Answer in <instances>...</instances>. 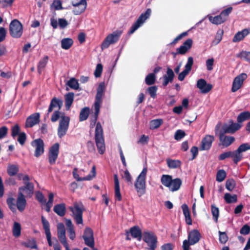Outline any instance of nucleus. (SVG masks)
Returning <instances> with one entry per match:
<instances>
[{"label": "nucleus", "instance_id": "obj_42", "mask_svg": "<svg viewBox=\"0 0 250 250\" xmlns=\"http://www.w3.org/2000/svg\"><path fill=\"white\" fill-rule=\"evenodd\" d=\"M13 235L15 237H19L21 234V224L17 222H15L13 224Z\"/></svg>", "mask_w": 250, "mask_h": 250}, {"label": "nucleus", "instance_id": "obj_12", "mask_svg": "<svg viewBox=\"0 0 250 250\" xmlns=\"http://www.w3.org/2000/svg\"><path fill=\"white\" fill-rule=\"evenodd\" d=\"M60 145L58 143L53 144L49 149L48 162L50 165H54L58 157Z\"/></svg>", "mask_w": 250, "mask_h": 250}, {"label": "nucleus", "instance_id": "obj_18", "mask_svg": "<svg viewBox=\"0 0 250 250\" xmlns=\"http://www.w3.org/2000/svg\"><path fill=\"white\" fill-rule=\"evenodd\" d=\"M192 43L193 41L191 39H188L181 46L177 48L176 52L175 53H173L174 57L177 54L181 55L185 54L188 50L191 48Z\"/></svg>", "mask_w": 250, "mask_h": 250}, {"label": "nucleus", "instance_id": "obj_26", "mask_svg": "<svg viewBox=\"0 0 250 250\" xmlns=\"http://www.w3.org/2000/svg\"><path fill=\"white\" fill-rule=\"evenodd\" d=\"M25 195L18 193V197L16 202V206L19 211L22 212L25 208L27 202Z\"/></svg>", "mask_w": 250, "mask_h": 250}, {"label": "nucleus", "instance_id": "obj_29", "mask_svg": "<svg viewBox=\"0 0 250 250\" xmlns=\"http://www.w3.org/2000/svg\"><path fill=\"white\" fill-rule=\"evenodd\" d=\"M114 188H115V197L120 201L122 200V195L120 193V183L117 174L114 175Z\"/></svg>", "mask_w": 250, "mask_h": 250}, {"label": "nucleus", "instance_id": "obj_40", "mask_svg": "<svg viewBox=\"0 0 250 250\" xmlns=\"http://www.w3.org/2000/svg\"><path fill=\"white\" fill-rule=\"evenodd\" d=\"M208 19L212 23L216 25L221 24L225 22L220 14L214 17L210 16Z\"/></svg>", "mask_w": 250, "mask_h": 250}, {"label": "nucleus", "instance_id": "obj_2", "mask_svg": "<svg viewBox=\"0 0 250 250\" xmlns=\"http://www.w3.org/2000/svg\"><path fill=\"white\" fill-rule=\"evenodd\" d=\"M250 149V144L244 143L239 146L237 149L234 151H229L224 152L218 156V159L222 161L226 158H231L233 162L237 165L238 162L243 158V152Z\"/></svg>", "mask_w": 250, "mask_h": 250}, {"label": "nucleus", "instance_id": "obj_54", "mask_svg": "<svg viewBox=\"0 0 250 250\" xmlns=\"http://www.w3.org/2000/svg\"><path fill=\"white\" fill-rule=\"evenodd\" d=\"M7 204L10 209L13 212L16 211V205L15 204V199L12 197L8 198L6 200Z\"/></svg>", "mask_w": 250, "mask_h": 250}, {"label": "nucleus", "instance_id": "obj_38", "mask_svg": "<svg viewBox=\"0 0 250 250\" xmlns=\"http://www.w3.org/2000/svg\"><path fill=\"white\" fill-rule=\"evenodd\" d=\"M90 109L88 107H85L82 108L80 111L79 115V121L82 122L86 120L89 115Z\"/></svg>", "mask_w": 250, "mask_h": 250}, {"label": "nucleus", "instance_id": "obj_56", "mask_svg": "<svg viewBox=\"0 0 250 250\" xmlns=\"http://www.w3.org/2000/svg\"><path fill=\"white\" fill-rule=\"evenodd\" d=\"M219 240L220 243L225 244L228 241L229 237L226 232L219 231Z\"/></svg>", "mask_w": 250, "mask_h": 250}, {"label": "nucleus", "instance_id": "obj_7", "mask_svg": "<svg viewBox=\"0 0 250 250\" xmlns=\"http://www.w3.org/2000/svg\"><path fill=\"white\" fill-rule=\"evenodd\" d=\"M9 34L13 38H20L23 34V25L17 19L12 20L9 24Z\"/></svg>", "mask_w": 250, "mask_h": 250}, {"label": "nucleus", "instance_id": "obj_32", "mask_svg": "<svg viewBox=\"0 0 250 250\" xmlns=\"http://www.w3.org/2000/svg\"><path fill=\"white\" fill-rule=\"evenodd\" d=\"M250 33V31L247 29H244L241 31L238 32L234 36L233 42H238L242 40L245 37Z\"/></svg>", "mask_w": 250, "mask_h": 250}, {"label": "nucleus", "instance_id": "obj_61", "mask_svg": "<svg viewBox=\"0 0 250 250\" xmlns=\"http://www.w3.org/2000/svg\"><path fill=\"white\" fill-rule=\"evenodd\" d=\"M96 174V167L95 166H93L92 167L90 174L88 175L86 177H83V179L86 180H90L95 177Z\"/></svg>", "mask_w": 250, "mask_h": 250}, {"label": "nucleus", "instance_id": "obj_30", "mask_svg": "<svg viewBox=\"0 0 250 250\" xmlns=\"http://www.w3.org/2000/svg\"><path fill=\"white\" fill-rule=\"evenodd\" d=\"M53 210L59 216L63 217L66 213L65 204L61 203L55 205Z\"/></svg>", "mask_w": 250, "mask_h": 250}, {"label": "nucleus", "instance_id": "obj_51", "mask_svg": "<svg viewBox=\"0 0 250 250\" xmlns=\"http://www.w3.org/2000/svg\"><path fill=\"white\" fill-rule=\"evenodd\" d=\"M235 186L236 182L232 178L229 179L226 182V188L229 191H232Z\"/></svg>", "mask_w": 250, "mask_h": 250}, {"label": "nucleus", "instance_id": "obj_44", "mask_svg": "<svg viewBox=\"0 0 250 250\" xmlns=\"http://www.w3.org/2000/svg\"><path fill=\"white\" fill-rule=\"evenodd\" d=\"M66 84L71 88L78 90L79 88V84L77 80L75 78H71L66 83Z\"/></svg>", "mask_w": 250, "mask_h": 250}, {"label": "nucleus", "instance_id": "obj_5", "mask_svg": "<svg viewBox=\"0 0 250 250\" xmlns=\"http://www.w3.org/2000/svg\"><path fill=\"white\" fill-rule=\"evenodd\" d=\"M30 179L28 175L24 176L22 178L24 185L20 187L18 189V193L25 195L26 198H31L34 192V185L30 182Z\"/></svg>", "mask_w": 250, "mask_h": 250}, {"label": "nucleus", "instance_id": "obj_39", "mask_svg": "<svg viewBox=\"0 0 250 250\" xmlns=\"http://www.w3.org/2000/svg\"><path fill=\"white\" fill-rule=\"evenodd\" d=\"M250 119V112L249 111H244L241 112L237 117V121L238 123H241Z\"/></svg>", "mask_w": 250, "mask_h": 250}, {"label": "nucleus", "instance_id": "obj_41", "mask_svg": "<svg viewBox=\"0 0 250 250\" xmlns=\"http://www.w3.org/2000/svg\"><path fill=\"white\" fill-rule=\"evenodd\" d=\"M224 199L228 204L234 203L237 201V196L236 194L232 195L229 193H226L224 195Z\"/></svg>", "mask_w": 250, "mask_h": 250}, {"label": "nucleus", "instance_id": "obj_9", "mask_svg": "<svg viewBox=\"0 0 250 250\" xmlns=\"http://www.w3.org/2000/svg\"><path fill=\"white\" fill-rule=\"evenodd\" d=\"M151 13V10L150 8L147 9L145 12L142 13L135 23L131 27L130 29L128 32V34L129 35L133 34L144 23L146 20L149 18Z\"/></svg>", "mask_w": 250, "mask_h": 250}, {"label": "nucleus", "instance_id": "obj_49", "mask_svg": "<svg viewBox=\"0 0 250 250\" xmlns=\"http://www.w3.org/2000/svg\"><path fill=\"white\" fill-rule=\"evenodd\" d=\"M237 57L240 59H244L250 63V52L242 51L237 54Z\"/></svg>", "mask_w": 250, "mask_h": 250}, {"label": "nucleus", "instance_id": "obj_4", "mask_svg": "<svg viewBox=\"0 0 250 250\" xmlns=\"http://www.w3.org/2000/svg\"><path fill=\"white\" fill-rule=\"evenodd\" d=\"M147 171L146 167L143 168L142 172L137 177L134 183V187L139 197L145 194L146 189V176Z\"/></svg>", "mask_w": 250, "mask_h": 250}, {"label": "nucleus", "instance_id": "obj_24", "mask_svg": "<svg viewBox=\"0 0 250 250\" xmlns=\"http://www.w3.org/2000/svg\"><path fill=\"white\" fill-rule=\"evenodd\" d=\"M225 133L224 131L220 133L219 140L223 146L228 147L234 142L235 138L233 136H225Z\"/></svg>", "mask_w": 250, "mask_h": 250}, {"label": "nucleus", "instance_id": "obj_22", "mask_svg": "<svg viewBox=\"0 0 250 250\" xmlns=\"http://www.w3.org/2000/svg\"><path fill=\"white\" fill-rule=\"evenodd\" d=\"M196 86L202 93H207L212 88V85L210 83H207V82L203 79H200L198 80Z\"/></svg>", "mask_w": 250, "mask_h": 250}, {"label": "nucleus", "instance_id": "obj_28", "mask_svg": "<svg viewBox=\"0 0 250 250\" xmlns=\"http://www.w3.org/2000/svg\"><path fill=\"white\" fill-rule=\"evenodd\" d=\"M131 236L141 241L143 239V233L142 230L138 226H135L130 228L129 230Z\"/></svg>", "mask_w": 250, "mask_h": 250}, {"label": "nucleus", "instance_id": "obj_35", "mask_svg": "<svg viewBox=\"0 0 250 250\" xmlns=\"http://www.w3.org/2000/svg\"><path fill=\"white\" fill-rule=\"evenodd\" d=\"M48 60V57L47 56H44L39 62L38 64V72L40 74H41L42 70L45 67Z\"/></svg>", "mask_w": 250, "mask_h": 250}, {"label": "nucleus", "instance_id": "obj_31", "mask_svg": "<svg viewBox=\"0 0 250 250\" xmlns=\"http://www.w3.org/2000/svg\"><path fill=\"white\" fill-rule=\"evenodd\" d=\"M74 93L69 92L64 96L65 105L66 110H69L74 101Z\"/></svg>", "mask_w": 250, "mask_h": 250}, {"label": "nucleus", "instance_id": "obj_58", "mask_svg": "<svg viewBox=\"0 0 250 250\" xmlns=\"http://www.w3.org/2000/svg\"><path fill=\"white\" fill-rule=\"evenodd\" d=\"M186 136L185 132L181 129L177 130L174 134V138L176 140L179 141Z\"/></svg>", "mask_w": 250, "mask_h": 250}, {"label": "nucleus", "instance_id": "obj_62", "mask_svg": "<svg viewBox=\"0 0 250 250\" xmlns=\"http://www.w3.org/2000/svg\"><path fill=\"white\" fill-rule=\"evenodd\" d=\"M20 127L19 125L18 124L15 125L11 128V136L13 138H15L16 136H17L20 133Z\"/></svg>", "mask_w": 250, "mask_h": 250}, {"label": "nucleus", "instance_id": "obj_48", "mask_svg": "<svg viewBox=\"0 0 250 250\" xmlns=\"http://www.w3.org/2000/svg\"><path fill=\"white\" fill-rule=\"evenodd\" d=\"M211 211L213 216V219L216 223H217L218 218L219 215V208L217 207H216L214 205H211Z\"/></svg>", "mask_w": 250, "mask_h": 250}, {"label": "nucleus", "instance_id": "obj_17", "mask_svg": "<svg viewBox=\"0 0 250 250\" xmlns=\"http://www.w3.org/2000/svg\"><path fill=\"white\" fill-rule=\"evenodd\" d=\"M72 4L74 6L73 10V13L76 15H80L83 13L87 6L86 0H80L79 2L72 1Z\"/></svg>", "mask_w": 250, "mask_h": 250}, {"label": "nucleus", "instance_id": "obj_21", "mask_svg": "<svg viewBox=\"0 0 250 250\" xmlns=\"http://www.w3.org/2000/svg\"><path fill=\"white\" fill-rule=\"evenodd\" d=\"M214 141V137L212 135H207L202 139L200 150H208L211 147L212 144Z\"/></svg>", "mask_w": 250, "mask_h": 250}, {"label": "nucleus", "instance_id": "obj_11", "mask_svg": "<svg viewBox=\"0 0 250 250\" xmlns=\"http://www.w3.org/2000/svg\"><path fill=\"white\" fill-rule=\"evenodd\" d=\"M69 209L72 212L73 217L77 225L83 224V210L79 207V205L76 204L74 207H69Z\"/></svg>", "mask_w": 250, "mask_h": 250}, {"label": "nucleus", "instance_id": "obj_46", "mask_svg": "<svg viewBox=\"0 0 250 250\" xmlns=\"http://www.w3.org/2000/svg\"><path fill=\"white\" fill-rule=\"evenodd\" d=\"M163 120L161 119L151 120L149 123V128L150 129H156L163 124Z\"/></svg>", "mask_w": 250, "mask_h": 250}, {"label": "nucleus", "instance_id": "obj_33", "mask_svg": "<svg viewBox=\"0 0 250 250\" xmlns=\"http://www.w3.org/2000/svg\"><path fill=\"white\" fill-rule=\"evenodd\" d=\"M182 208L183 214L185 217V221L186 223L188 225H192V219L188 206L186 204H183L182 206Z\"/></svg>", "mask_w": 250, "mask_h": 250}, {"label": "nucleus", "instance_id": "obj_60", "mask_svg": "<svg viewBox=\"0 0 250 250\" xmlns=\"http://www.w3.org/2000/svg\"><path fill=\"white\" fill-rule=\"evenodd\" d=\"M124 178L128 185H132V177L127 169L124 172Z\"/></svg>", "mask_w": 250, "mask_h": 250}, {"label": "nucleus", "instance_id": "obj_36", "mask_svg": "<svg viewBox=\"0 0 250 250\" xmlns=\"http://www.w3.org/2000/svg\"><path fill=\"white\" fill-rule=\"evenodd\" d=\"M73 41L71 38H64L61 41V47L62 49L68 50L73 45Z\"/></svg>", "mask_w": 250, "mask_h": 250}, {"label": "nucleus", "instance_id": "obj_16", "mask_svg": "<svg viewBox=\"0 0 250 250\" xmlns=\"http://www.w3.org/2000/svg\"><path fill=\"white\" fill-rule=\"evenodd\" d=\"M229 125H224L222 127V129L225 133H234L238 130L242 126L241 124L237 123H234L232 120L229 121Z\"/></svg>", "mask_w": 250, "mask_h": 250}, {"label": "nucleus", "instance_id": "obj_43", "mask_svg": "<svg viewBox=\"0 0 250 250\" xmlns=\"http://www.w3.org/2000/svg\"><path fill=\"white\" fill-rule=\"evenodd\" d=\"M22 245L25 247L30 248L31 249H37L38 246L35 239L28 240L27 242L22 243Z\"/></svg>", "mask_w": 250, "mask_h": 250}, {"label": "nucleus", "instance_id": "obj_20", "mask_svg": "<svg viewBox=\"0 0 250 250\" xmlns=\"http://www.w3.org/2000/svg\"><path fill=\"white\" fill-rule=\"evenodd\" d=\"M193 64V59L192 57H189L188 59V62L185 65V69L178 75V80L182 81L184 80L186 76L191 71L192 66Z\"/></svg>", "mask_w": 250, "mask_h": 250}, {"label": "nucleus", "instance_id": "obj_6", "mask_svg": "<svg viewBox=\"0 0 250 250\" xmlns=\"http://www.w3.org/2000/svg\"><path fill=\"white\" fill-rule=\"evenodd\" d=\"M143 240L146 244L145 250H156L158 240L156 235L152 231H145L143 233Z\"/></svg>", "mask_w": 250, "mask_h": 250}, {"label": "nucleus", "instance_id": "obj_10", "mask_svg": "<svg viewBox=\"0 0 250 250\" xmlns=\"http://www.w3.org/2000/svg\"><path fill=\"white\" fill-rule=\"evenodd\" d=\"M83 238L84 240L85 244L89 247L92 248L93 250H98L94 248V239L93 231L89 227H86L84 229Z\"/></svg>", "mask_w": 250, "mask_h": 250}, {"label": "nucleus", "instance_id": "obj_13", "mask_svg": "<svg viewBox=\"0 0 250 250\" xmlns=\"http://www.w3.org/2000/svg\"><path fill=\"white\" fill-rule=\"evenodd\" d=\"M105 90L104 83H101L97 89V93L95 97V101L94 106L100 107L102 103V97Z\"/></svg>", "mask_w": 250, "mask_h": 250}, {"label": "nucleus", "instance_id": "obj_27", "mask_svg": "<svg viewBox=\"0 0 250 250\" xmlns=\"http://www.w3.org/2000/svg\"><path fill=\"white\" fill-rule=\"evenodd\" d=\"M200 237L201 234L199 231L194 229L189 233L188 240L190 242V245H194L199 242Z\"/></svg>", "mask_w": 250, "mask_h": 250}, {"label": "nucleus", "instance_id": "obj_15", "mask_svg": "<svg viewBox=\"0 0 250 250\" xmlns=\"http://www.w3.org/2000/svg\"><path fill=\"white\" fill-rule=\"evenodd\" d=\"M31 145L35 147L34 155L36 157H39L44 152V142L40 138L34 140L31 143Z\"/></svg>", "mask_w": 250, "mask_h": 250}, {"label": "nucleus", "instance_id": "obj_14", "mask_svg": "<svg viewBox=\"0 0 250 250\" xmlns=\"http://www.w3.org/2000/svg\"><path fill=\"white\" fill-rule=\"evenodd\" d=\"M246 73H241L236 77L232 83L231 91L235 92L239 89L242 86L244 81L247 78Z\"/></svg>", "mask_w": 250, "mask_h": 250}, {"label": "nucleus", "instance_id": "obj_50", "mask_svg": "<svg viewBox=\"0 0 250 250\" xmlns=\"http://www.w3.org/2000/svg\"><path fill=\"white\" fill-rule=\"evenodd\" d=\"M223 34V30L219 29L216 33L215 38L212 42V43L214 45H217V44H218L222 40Z\"/></svg>", "mask_w": 250, "mask_h": 250}, {"label": "nucleus", "instance_id": "obj_55", "mask_svg": "<svg viewBox=\"0 0 250 250\" xmlns=\"http://www.w3.org/2000/svg\"><path fill=\"white\" fill-rule=\"evenodd\" d=\"M226 177V172L223 169L219 170L216 174V181L219 182H222Z\"/></svg>", "mask_w": 250, "mask_h": 250}, {"label": "nucleus", "instance_id": "obj_1", "mask_svg": "<svg viewBox=\"0 0 250 250\" xmlns=\"http://www.w3.org/2000/svg\"><path fill=\"white\" fill-rule=\"evenodd\" d=\"M94 114L90 121V128H93L96 124L95 133V140L99 153L103 154L105 150L104 131L100 122L96 123L100 111V107L94 106Z\"/></svg>", "mask_w": 250, "mask_h": 250}, {"label": "nucleus", "instance_id": "obj_23", "mask_svg": "<svg viewBox=\"0 0 250 250\" xmlns=\"http://www.w3.org/2000/svg\"><path fill=\"white\" fill-rule=\"evenodd\" d=\"M58 237L61 243L63 245L68 244L65 236V229L62 223H60L57 227Z\"/></svg>", "mask_w": 250, "mask_h": 250}, {"label": "nucleus", "instance_id": "obj_53", "mask_svg": "<svg viewBox=\"0 0 250 250\" xmlns=\"http://www.w3.org/2000/svg\"><path fill=\"white\" fill-rule=\"evenodd\" d=\"M182 185V181L180 178L173 179V191H177Z\"/></svg>", "mask_w": 250, "mask_h": 250}, {"label": "nucleus", "instance_id": "obj_8", "mask_svg": "<svg viewBox=\"0 0 250 250\" xmlns=\"http://www.w3.org/2000/svg\"><path fill=\"white\" fill-rule=\"evenodd\" d=\"M122 34V31L116 30L107 35L101 44L102 49L104 50L106 49L109 47L110 44L117 42L119 41Z\"/></svg>", "mask_w": 250, "mask_h": 250}, {"label": "nucleus", "instance_id": "obj_19", "mask_svg": "<svg viewBox=\"0 0 250 250\" xmlns=\"http://www.w3.org/2000/svg\"><path fill=\"white\" fill-rule=\"evenodd\" d=\"M40 121V114L39 113H35L29 117L26 120L25 127H32L35 125L39 123Z\"/></svg>", "mask_w": 250, "mask_h": 250}, {"label": "nucleus", "instance_id": "obj_63", "mask_svg": "<svg viewBox=\"0 0 250 250\" xmlns=\"http://www.w3.org/2000/svg\"><path fill=\"white\" fill-rule=\"evenodd\" d=\"M26 139V135L25 132H21L18 135V141L21 145H23Z\"/></svg>", "mask_w": 250, "mask_h": 250}, {"label": "nucleus", "instance_id": "obj_59", "mask_svg": "<svg viewBox=\"0 0 250 250\" xmlns=\"http://www.w3.org/2000/svg\"><path fill=\"white\" fill-rule=\"evenodd\" d=\"M103 71V65L101 63H98L94 71V76L96 78H99L101 77Z\"/></svg>", "mask_w": 250, "mask_h": 250}, {"label": "nucleus", "instance_id": "obj_45", "mask_svg": "<svg viewBox=\"0 0 250 250\" xmlns=\"http://www.w3.org/2000/svg\"><path fill=\"white\" fill-rule=\"evenodd\" d=\"M167 75H165L164 76V82L163 83V85L164 86H166L167 85L169 82H172V69L168 67L167 70Z\"/></svg>", "mask_w": 250, "mask_h": 250}, {"label": "nucleus", "instance_id": "obj_52", "mask_svg": "<svg viewBox=\"0 0 250 250\" xmlns=\"http://www.w3.org/2000/svg\"><path fill=\"white\" fill-rule=\"evenodd\" d=\"M42 222L45 234H51L49 222L43 216H42Z\"/></svg>", "mask_w": 250, "mask_h": 250}, {"label": "nucleus", "instance_id": "obj_64", "mask_svg": "<svg viewBox=\"0 0 250 250\" xmlns=\"http://www.w3.org/2000/svg\"><path fill=\"white\" fill-rule=\"evenodd\" d=\"M157 90V87L156 86H152L149 87L147 89V91L150 94V96L154 98L156 96V92Z\"/></svg>", "mask_w": 250, "mask_h": 250}, {"label": "nucleus", "instance_id": "obj_47", "mask_svg": "<svg viewBox=\"0 0 250 250\" xmlns=\"http://www.w3.org/2000/svg\"><path fill=\"white\" fill-rule=\"evenodd\" d=\"M156 77L154 73H149L145 79V83L148 85L153 84L156 81Z\"/></svg>", "mask_w": 250, "mask_h": 250}, {"label": "nucleus", "instance_id": "obj_57", "mask_svg": "<svg viewBox=\"0 0 250 250\" xmlns=\"http://www.w3.org/2000/svg\"><path fill=\"white\" fill-rule=\"evenodd\" d=\"M232 10V7H229L227 8L226 9L223 10L221 13L220 14L222 17L224 19L225 21H226L228 18V16L229 14L231 12Z\"/></svg>", "mask_w": 250, "mask_h": 250}, {"label": "nucleus", "instance_id": "obj_34", "mask_svg": "<svg viewBox=\"0 0 250 250\" xmlns=\"http://www.w3.org/2000/svg\"><path fill=\"white\" fill-rule=\"evenodd\" d=\"M19 171V167L18 165L10 164L7 167V172L10 177L17 175Z\"/></svg>", "mask_w": 250, "mask_h": 250}, {"label": "nucleus", "instance_id": "obj_25", "mask_svg": "<svg viewBox=\"0 0 250 250\" xmlns=\"http://www.w3.org/2000/svg\"><path fill=\"white\" fill-rule=\"evenodd\" d=\"M63 102L62 100L58 99L56 97L53 98L50 102L47 113L49 114L51 112L54 108H57L58 110H60L62 105Z\"/></svg>", "mask_w": 250, "mask_h": 250}, {"label": "nucleus", "instance_id": "obj_3", "mask_svg": "<svg viewBox=\"0 0 250 250\" xmlns=\"http://www.w3.org/2000/svg\"><path fill=\"white\" fill-rule=\"evenodd\" d=\"M59 118V124L58 128V135L60 138H62L66 134L68 129L70 119L69 117L65 116L63 113L61 115L60 110H57L52 115L51 117V122L54 123L57 122Z\"/></svg>", "mask_w": 250, "mask_h": 250}, {"label": "nucleus", "instance_id": "obj_37", "mask_svg": "<svg viewBox=\"0 0 250 250\" xmlns=\"http://www.w3.org/2000/svg\"><path fill=\"white\" fill-rule=\"evenodd\" d=\"M162 184L167 187H170L172 185V176L164 174L161 178Z\"/></svg>", "mask_w": 250, "mask_h": 250}]
</instances>
